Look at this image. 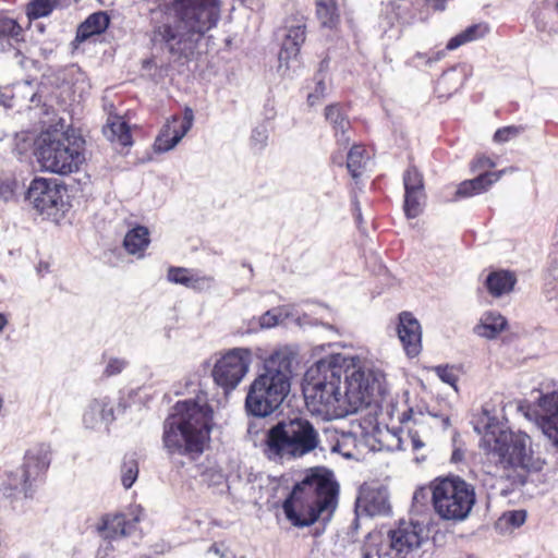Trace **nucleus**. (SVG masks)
I'll return each mask as SVG.
<instances>
[{
	"instance_id": "obj_1",
	"label": "nucleus",
	"mask_w": 558,
	"mask_h": 558,
	"mask_svg": "<svg viewBox=\"0 0 558 558\" xmlns=\"http://www.w3.org/2000/svg\"><path fill=\"white\" fill-rule=\"evenodd\" d=\"M220 15V0H171L170 13L151 27L150 43L166 50L174 62L189 63L205 34L217 26Z\"/></svg>"
},
{
	"instance_id": "obj_2",
	"label": "nucleus",
	"mask_w": 558,
	"mask_h": 558,
	"mask_svg": "<svg viewBox=\"0 0 558 558\" xmlns=\"http://www.w3.org/2000/svg\"><path fill=\"white\" fill-rule=\"evenodd\" d=\"M339 490L331 471L319 466L308 469L282 502L286 519L295 527L330 519L338 507Z\"/></svg>"
},
{
	"instance_id": "obj_3",
	"label": "nucleus",
	"mask_w": 558,
	"mask_h": 558,
	"mask_svg": "<svg viewBox=\"0 0 558 558\" xmlns=\"http://www.w3.org/2000/svg\"><path fill=\"white\" fill-rule=\"evenodd\" d=\"M214 411L206 399L180 400L163 422L162 442L170 454L198 457L210 440Z\"/></svg>"
},
{
	"instance_id": "obj_4",
	"label": "nucleus",
	"mask_w": 558,
	"mask_h": 558,
	"mask_svg": "<svg viewBox=\"0 0 558 558\" xmlns=\"http://www.w3.org/2000/svg\"><path fill=\"white\" fill-rule=\"evenodd\" d=\"M293 360L288 348L274 351L265 360L263 372L250 385L245 399L248 413L266 417L281 405L290 391Z\"/></svg>"
},
{
	"instance_id": "obj_5",
	"label": "nucleus",
	"mask_w": 558,
	"mask_h": 558,
	"mask_svg": "<svg viewBox=\"0 0 558 558\" xmlns=\"http://www.w3.org/2000/svg\"><path fill=\"white\" fill-rule=\"evenodd\" d=\"M340 354H331L319 360L312 378L305 388V403L310 412L330 421L350 414L348 402L341 389L342 362Z\"/></svg>"
},
{
	"instance_id": "obj_6",
	"label": "nucleus",
	"mask_w": 558,
	"mask_h": 558,
	"mask_svg": "<svg viewBox=\"0 0 558 558\" xmlns=\"http://www.w3.org/2000/svg\"><path fill=\"white\" fill-rule=\"evenodd\" d=\"M319 436L313 424L303 417L280 421L266 435L264 452L269 459L302 457L313 451Z\"/></svg>"
},
{
	"instance_id": "obj_7",
	"label": "nucleus",
	"mask_w": 558,
	"mask_h": 558,
	"mask_svg": "<svg viewBox=\"0 0 558 558\" xmlns=\"http://www.w3.org/2000/svg\"><path fill=\"white\" fill-rule=\"evenodd\" d=\"M41 169L59 175L77 172L85 161V140L73 132L47 133L36 151Z\"/></svg>"
},
{
	"instance_id": "obj_8",
	"label": "nucleus",
	"mask_w": 558,
	"mask_h": 558,
	"mask_svg": "<svg viewBox=\"0 0 558 558\" xmlns=\"http://www.w3.org/2000/svg\"><path fill=\"white\" fill-rule=\"evenodd\" d=\"M422 532L417 524L405 521H400L387 534L373 531L364 542L363 558H407L421 546Z\"/></svg>"
},
{
	"instance_id": "obj_9",
	"label": "nucleus",
	"mask_w": 558,
	"mask_h": 558,
	"mask_svg": "<svg viewBox=\"0 0 558 558\" xmlns=\"http://www.w3.org/2000/svg\"><path fill=\"white\" fill-rule=\"evenodd\" d=\"M482 444L485 450L498 457V463L504 468L530 469L531 438L522 432H512L500 426L498 423L486 425Z\"/></svg>"
},
{
	"instance_id": "obj_10",
	"label": "nucleus",
	"mask_w": 558,
	"mask_h": 558,
	"mask_svg": "<svg viewBox=\"0 0 558 558\" xmlns=\"http://www.w3.org/2000/svg\"><path fill=\"white\" fill-rule=\"evenodd\" d=\"M430 490L435 512L445 520L465 519L475 504L474 487L459 476L435 478Z\"/></svg>"
},
{
	"instance_id": "obj_11",
	"label": "nucleus",
	"mask_w": 558,
	"mask_h": 558,
	"mask_svg": "<svg viewBox=\"0 0 558 558\" xmlns=\"http://www.w3.org/2000/svg\"><path fill=\"white\" fill-rule=\"evenodd\" d=\"M50 462L51 450L48 445L38 444L28 449L22 465L7 474V480L2 483L3 494L10 498L20 495L32 497L37 485L45 481Z\"/></svg>"
},
{
	"instance_id": "obj_12",
	"label": "nucleus",
	"mask_w": 558,
	"mask_h": 558,
	"mask_svg": "<svg viewBox=\"0 0 558 558\" xmlns=\"http://www.w3.org/2000/svg\"><path fill=\"white\" fill-rule=\"evenodd\" d=\"M343 393L350 414L379 403L386 393L385 375L373 368H347Z\"/></svg>"
},
{
	"instance_id": "obj_13",
	"label": "nucleus",
	"mask_w": 558,
	"mask_h": 558,
	"mask_svg": "<svg viewBox=\"0 0 558 558\" xmlns=\"http://www.w3.org/2000/svg\"><path fill=\"white\" fill-rule=\"evenodd\" d=\"M496 167V161L484 153L476 154L469 163L470 171L477 175L470 180H464L457 185L453 201L469 198L475 195L486 193L498 182L502 175L512 172L513 168H505L498 171H490Z\"/></svg>"
},
{
	"instance_id": "obj_14",
	"label": "nucleus",
	"mask_w": 558,
	"mask_h": 558,
	"mask_svg": "<svg viewBox=\"0 0 558 558\" xmlns=\"http://www.w3.org/2000/svg\"><path fill=\"white\" fill-rule=\"evenodd\" d=\"M251 351L234 348L225 352L214 364L211 377L225 393L233 391L248 372Z\"/></svg>"
},
{
	"instance_id": "obj_15",
	"label": "nucleus",
	"mask_w": 558,
	"mask_h": 558,
	"mask_svg": "<svg viewBox=\"0 0 558 558\" xmlns=\"http://www.w3.org/2000/svg\"><path fill=\"white\" fill-rule=\"evenodd\" d=\"M143 517L138 505L128 507L125 511L107 512L99 517L95 531L105 541H117L134 533Z\"/></svg>"
},
{
	"instance_id": "obj_16",
	"label": "nucleus",
	"mask_w": 558,
	"mask_h": 558,
	"mask_svg": "<svg viewBox=\"0 0 558 558\" xmlns=\"http://www.w3.org/2000/svg\"><path fill=\"white\" fill-rule=\"evenodd\" d=\"M194 122V112L190 107H185L183 116H172L167 120L160 130L155 147L159 151H168L172 149L191 130Z\"/></svg>"
},
{
	"instance_id": "obj_17",
	"label": "nucleus",
	"mask_w": 558,
	"mask_h": 558,
	"mask_svg": "<svg viewBox=\"0 0 558 558\" xmlns=\"http://www.w3.org/2000/svg\"><path fill=\"white\" fill-rule=\"evenodd\" d=\"M65 187L56 180L35 178L32 180L27 193V201L35 209H51L62 203Z\"/></svg>"
},
{
	"instance_id": "obj_18",
	"label": "nucleus",
	"mask_w": 558,
	"mask_h": 558,
	"mask_svg": "<svg viewBox=\"0 0 558 558\" xmlns=\"http://www.w3.org/2000/svg\"><path fill=\"white\" fill-rule=\"evenodd\" d=\"M396 332L405 355L410 359L418 356L422 352V326L412 312L399 313Z\"/></svg>"
},
{
	"instance_id": "obj_19",
	"label": "nucleus",
	"mask_w": 558,
	"mask_h": 558,
	"mask_svg": "<svg viewBox=\"0 0 558 558\" xmlns=\"http://www.w3.org/2000/svg\"><path fill=\"white\" fill-rule=\"evenodd\" d=\"M356 507L371 517L388 513L390 505L387 488L376 481L364 483L359 490Z\"/></svg>"
},
{
	"instance_id": "obj_20",
	"label": "nucleus",
	"mask_w": 558,
	"mask_h": 558,
	"mask_svg": "<svg viewBox=\"0 0 558 558\" xmlns=\"http://www.w3.org/2000/svg\"><path fill=\"white\" fill-rule=\"evenodd\" d=\"M536 420L558 448V391L542 395L536 402Z\"/></svg>"
},
{
	"instance_id": "obj_21",
	"label": "nucleus",
	"mask_w": 558,
	"mask_h": 558,
	"mask_svg": "<svg viewBox=\"0 0 558 558\" xmlns=\"http://www.w3.org/2000/svg\"><path fill=\"white\" fill-rule=\"evenodd\" d=\"M324 116L332 128L337 144L345 148L350 143L348 133L351 122L344 107L338 102L328 105L324 110Z\"/></svg>"
},
{
	"instance_id": "obj_22",
	"label": "nucleus",
	"mask_w": 558,
	"mask_h": 558,
	"mask_svg": "<svg viewBox=\"0 0 558 558\" xmlns=\"http://www.w3.org/2000/svg\"><path fill=\"white\" fill-rule=\"evenodd\" d=\"M23 43H25L24 28L16 20L0 14V48L3 51L15 49L20 52L19 47Z\"/></svg>"
},
{
	"instance_id": "obj_23",
	"label": "nucleus",
	"mask_w": 558,
	"mask_h": 558,
	"mask_svg": "<svg viewBox=\"0 0 558 558\" xmlns=\"http://www.w3.org/2000/svg\"><path fill=\"white\" fill-rule=\"evenodd\" d=\"M306 39V24L304 21H299L296 25H291L283 39L279 59L288 62L292 58H296L300 53L302 45Z\"/></svg>"
},
{
	"instance_id": "obj_24",
	"label": "nucleus",
	"mask_w": 558,
	"mask_h": 558,
	"mask_svg": "<svg viewBox=\"0 0 558 558\" xmlns=\"http://www.w3.org/2000/svg\"><path fill=\"white\" fill-rule=\"evenodd\" d=\"M517 283V276L513 271L499 269L489 272L485 280L488 293L494 298H500L510 293Z\"/></svg>"
},
{
	"instance_id": "obj_25",
	"label": "nucleus",
	"mask_w": 558,
	"mask_h": 558,
	"mask_svg": "<svg viewBox=\"0 0 558 558\" xmlns=\"http://www.w3.org/2000/svg\"><path fill=\"white\" fill-rule=\"evenodd\" d=\"M88 427H94L99 422H111L114 420V411L111 400L108 397L93 399L83 416Z\"/></svg>"
},
{
	"instance_id": "obj_26",
	"label": "nucleus",
	"mask_w": 558,
	"mask_h": 558,
	"mask_svg": "<svg viewBox=\"0 0 558 558\" xmlns=\"http://www.w3.org/2000/svg\"><path fill=\"white\" fill-rule=\"evenodd\" d=\"M102 132L111 143H117L121 146H130L133 143L129 124L119 116H110Z\"/></svg>"
},
{
	"instance_id": "obj_27",
	"label": "nucleus",
	"mask_w": 558,
	"mask_h": 558,
	"mask_svg": "<svg viewBox=\"0 0 558 558\" xmlns=\"http://www.w3.org/2000/svg\"><path fill=\"white\" fill-rule=\"evenodd\" d=\"M109 23L110 19L106 12H95L78 26L75 39L82 43L94 35H99L108 28Z\"/></svg>"
},
{
	"instance_id": "obj_28",
	"label": "nucleus",
	"mask_w": 558,
	"mask_h": 558,
	"mask_svg": "<svg viewBox=\"0 0 558 558\" xmlns=\"http://www.w3.org/2000/svg\"><path fill=\"white\" fill-rule=\"evenodd\" d=\"M149 243V230L144 226H136L126 232L123 247L131 255L143 256Z\"/></svg>"
},
{
	"instance_id": "obj_29",
	"label": "nucleus",
	"mask_w": 558,
	"mask_h": 558,
	"mask_svg": "<svg viewBox=\"0 0 558 558\" xmlns=\"http://www.w3.org/2000/svg\"><path fill=\"white\" fill-rule=\"evenodd\" d=\"M465 77L462 72L452 68L439 76L436 82V90L440 97H450L460 90L464 85Z\"/></svg>"
},
{
	"instance_id": "obj_30",
	"label": "nucleus",
	"mask_w": 558,
	"mask_h": 558,
	"mask_svg": "<svg viewBox=\"0 0 558 558\" xmlns=\"http://www.w3.org/2000/svg\"><path fill=\"white\" fill-rule=\"evenodd\" d=\"M488 32L489 27L486 23L470 25L456 36L451 37L448 40L446 48L447 50H454L460 46L483 38Z\"/></svg>"
},
{
	"instance_id": "obj_31",
	"label": "nucleus",
	"mask_w": 558,
	"mask_h": 558,
	"mask_svg": "<svg viewBox=\"0 0 558 558\" xmlns=\"http://www.w3.org/2000/svg\"><path fill=\"white\" fill-rule=\"evenodd\" d=\"M507 327V319L498 314L489 312L484 315L481 324L476 326L477 335L487 339L496 338Z\"/></svg>"
},
{
	"instance_id": "obj_32",
	"label": "nucleus",
	"mask_w": 558,
	"mask_h": 558,
	"mask_svg": "<svg viewBox=\"0 0 558 558\" xmlns=\"http://www.w3.org/2000/svg\"><path fill=\"white\" fill-rule=\"evenodd\" d=\"M367 151L363 144H354L347 155V169L352 179L357 180L365 168Z\"/></svg>"
},
{
	"instance_id": "obj_33",
	"label": "nucleus",
	"mask_w": 558,
	"mask_h": 558,
	"mask_svg": "<svg viewBox=\"0 0 558 558\" xmlns=\"http://www.w3.org/2000/svg\"><path fill=\"white\" fill-rule=\"evenodd\" d=\"M316 16L324 27H333L339 21L335 0H316Z\"/></svg>"
},
{
	"instance_id": "obj_34",
	"label": "nucleus",
	"mask_w": 558,
	"mask_h": 558,
	"mask_svg": "<svg viewBox=\"0 0 558 558\" xmlns=\"http://www.w3.org/2000/svg\"><path fill=\"white\" fill-rule=\"evenodd\" d=\"M59 0H32L26 5L27 16L33 19H39L48 16L58 5Z\"/></svg>"
},
{
	"instance_id": "obj_35",
	"label": "nucleus",
	"mask_w": 558,
	"mask_h": 558,
	"mask_svg": "<svg viewBox=\"0 0 558 558\" xmlns=\"http://www.w3.org/2000/svg\"><path fill=\"white\" fill-rule=\"evenodd\" d=\"M426 201L425 187L404 190L403 209H418L426 205Z\"/></svg>"
},
{
	"instance_id": "obj_36",
	"label": "nucleus",
	"mask_w": 558,
	"mask_h": 558,
	"mask_svg": "<svg viewBox=\"0 0 558 558\" xmlns=\"http://www.w3.org/2000/svg\"><path fill=\"white\" fill-rule=\"evenodd\" d=\"M138 476V463L134 458L124 459L121 466V482L125 489L132 487Z\"/></svg>"
},
{
	"instance_id": "obj_37",
	"label": "nucleus",
	"mask_w": 558,
	"mask_h": 558,
	"mask_svg": "<svg viewBox=\"0 0 558 558\" xmlns=\"http://www.w3.org/2000/svg\"><path fill=\"white\" fill-rule=\"evenodd\" d=\"M402 181L404 190L425 187L424 175L415 165H409L403 172Z\"/></svg>"
},
{
	"instance_id": "obj_38",
	"label": "nucleus",
	"mask_w": 558,
	"mask_h": 558,
	"mask_svg": "<svg viewBox=\"0 0 558 558\" xmlns=\"http://www.w3.org/2000/svg\"><path fill=\"white\" fill-rule=\"evenodd\" d=\"M213 283L214 278L211 276L199 275L197 271L192 269L191 275L189 276V282L185 287L197 292H202L210 289Z\"/></svg>"
},
{
	"instance_id": "obj_39",
	"label": "nucleus",
	"mask_w": 558,
	"mask_h": 558,
	"mask_svg": "<svg viewBox=\"0 0 558 558\" xmlns=\"http://www.w3.org/2000/svg\"><path fill=\"white\" fill-rule=\"evenodd\" d=\"M129 366V361L123 357H110L102 371V378L120 375Z\"/></svg>"
},
{
	"instance_id": "obj_40",
	"label": "nucleus",
	"mask_w": 558,
	"mask_h": 558,
	"mask_svg": "<svg viewBox=\"0 0 558 558\" xmlns=\"http://www.w3.org/2000/svg\"><path fill=\"white\" fill-rule=\"evenodd\" d=\"M524 131L522 125H507L496 130L493 140L496 143H507Z\"/></svg>"
},
{
	"instance_id": "obj_41",
	"label": "nucleus",
	"mask_w": 558,
	"mask_h": 558,
	"mask_svg": "<svg viewBox=\"0 0 558 558\" xmlns=\"http://www.w3.org/2000/svg\"><path fill=\"white\" fill-rule=\"evenodd\" d=\"M191 271L192 269L190 268L171 266L168 268L167 279L172 283L185 287L189 282V276L191 275Z\"/></svg>"
},
{
	"instance_id": "obj_42",
	"label": "nucleus",
	"mask_w": 558,
	"mask_h": 558,
	"mask_svg": "<svg viewBox=\"0 0 558 558\" xmlns=\"http://www.w3.org/2000/svg\"><path fill=\"white\" fill-rule=\"evenodd\" d=\"M435 371H436V374L438 375V377L444 383L449 384L452 387H456L459 377L457 375V372H456L454 367L448 366V365L437 366L435 368Z\"/></svg>"
},
{
	"instance_id": "obj_43",
	"label": "nucleus",
	"mask_w": 558,
	"mask_h": 558,
	"mask_svg": "<svg viewBox=\"0 0 558 558\" xmlns=\"http://www.w3.org/2000/svg\"><path fill=\"white\" fill-rule=\"evenodd\" d=\"M502 519L505 522L512 526L519 527L524 524L526 520V511L525 510H512L504 513Z\"/></svg>"
},
{
	"instance_id": "obj_44",
	"label": "nucleus",
	"mask_w": 558,
	"mask_h": 558,
	"mask_svg": "<svg viewBox=\"0 0 558 558\" xmlns=\"http://www.w3.org/2000/svg\"><path fill=\"white\" fill-rule=\"evenodd\" d=\"M407 440L410 441L412 450L417 451L424 447V442L422 441L417 430L409 429L407 432Z\"/></svg>"
},
{
	"instance_id": "obj_45",
	"label": "nucleus",
	"mask_w": 558,
	"mask_h": 558,
	"mask_svg": "<svg viewBox=\"0 0 558 558\" xmlns=\"http://www.w3.org/2000/svg\"><path fill=\"white\" fill-rule=\"evenodd\" d=\"M317 89H319L320 94H310L307 96V102H308L310 106H315L319 101V99L323 97V93H324V89H325L324 82L320 81L318 83Z\"/></svg>"
},
{
	"instance_id": "obj_46",
	"label": "nucleus",
	"mask_w": 558,
	"mask_h": 558,
	"mask_svg": "<svg viewBox=\"0 0 558 558\" xmlns=\"http://www.w3.org/2000/svg\"><path fill=\"white\" fill-rule=\"evenodd\" d=\"M448 1L449 0H425V3L434 11H444Z\"/></svg>"
},
{
	"instance_id": "obj_47",
	"label": "nucleus",
	"mask_w": 558,
	"mask_h": 558,
	"mask_svg": "<svg viewBox=\"0 0 558 558\" xmlns=\"http://www.w3.org/2000/svg\"><path fill=\"white\" fill-rule=\"evenodd\" d=\"M13 194L11 185L7 182L0 181V198L7 199Z\"/></svg>"
},
{
	"instance_id": "obj_48",
	"label": "nucleus",
	"mask_w": 558,
	"mask_h": 558,
	"mask_svg": "<svg viewBox=\"0 0 558 558\" xmlns=\"http://www.w3.org/2000/svg\"><path fill=\"white\" fill-rule=\"evenodd\" d=\"M464 460V451L461 448H456L451 454V461L454 463L461 462Z\"/></svg>"
},
{
	"instance_id": "obj_49",
	"label": "nucleus",
	"mask_w": 558,
	"mask_h": 558,
	"mask_svg": "<svg viewBox=\"0 0 558 558\" xmlns=\"http://www.w3.org/2000/svg\"><path fill=\"white\" fill-rule=\"evenodd\" d=\"M331 162L333 165H338V166H342V155H337V154H333L331 155Z\"/></svg>"
},
{
	"instance_id": "obj_50",
	"label": "nucleus",
	"mask_w": 558,
	"mask_h": 558,
	"mask_svg": "<svg viewBox=\"0 0 558 558\" xmlns=\"http://www.w3.org/2000/svg\"><path fill=\"white\" fill-rule=\"evenodd\" d=\"M8 325V318L4 314L0 313V332L5 328Z\"/></svg>"
},
{
	"instance_id": "obj_51",
	"label": "nucleus",
	"mask_w": 558,
	"mask_h": 558,
	"mask_svg": "<svg viewBox=\"0 0 558 558\" xmlns=\"http://www.w3.org/2000/svg\"><path fill=\"white\" fill-rule=\"evenodd\" d=\"M550 8V2L549 0H542L538 4V9H542V10H547Z\"/></svg>"
},
{
	"instance_id": "obj_52",
	"label": "nucleus",
	"mask_w": 558,
	"mask_h": 558,
	"mask_svg": "<svg viewBox=\"0 0 558 558\" xmlns=\"http://www.w3.org/2000/svg\"><path fill=\"white\" fill-rule=\"evenodd\" d=\"M355 221H356L359 227L362 225L363 218H362V213L361 211H357V214L355 215Z\"/></svg>"
},
{
	"instance_id": "obj_53",
	"label": "nucleus",
	"mask_w": 558,
	"mask_h": 558,
	"mask_svg": "<svg viewBox=\"0 0 558 558\" xmlns=\"http://www.w3.org/2000/svg\"><path fill=\"white\" fill-rule=\"evenodd\" d=\"M405 215H407V218H408V219H412V218H415V217H416V211H410V210H407V211H405Z\"/></svg>"
},
{
	"instance_id": "obj_54",
	"label": "nucleus",
	"mask_w": 558,
	"mask_h": 558,
	"mask_svg": "<svg viewBox=\"0 0 558 558\" xmlns=\"http://www.w3.org/2000/svg\"><path fill=\"white\" fill-rule=\"evenodd\" d=\"M151 62V60H145L143 66L146 68L147 65H150Z\"/></svg>"
},
{
	"instance_id": "obj_55",
	"label": "nucleus",
	"mask_w": 558,
	"mask_h": 558,
	"mask_svg": "<svg viewBox=\"0 0 558 558\" xmlns=\"http://www.w3.org/2000/svg\"><path fill=\"white\" fill-rule=\"evenodd\" d=\"M423 488L420 489V490H416L415 494H414V498L416 499L418 497V494H422L423 493Z\"/></svg>"
}]
</instances>
